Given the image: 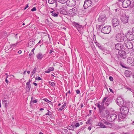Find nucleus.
Listing matches in <instances>:
<instances>
[{
  "instance_id": "obj_40",
  "label": "nucleus",
  "mask_w": 134,
  "mask_h": 134,
  "mask_svg": "<svg viewBox=\"0 0 134 134\" xmlns=\"http://www.w3.org/2000/svg\"><path fill=\"white\" fill-rule=\"evenodd\" d=\"M108 97H105L104 98V99L103 100L102 102L104 103L106 101V100L108 99Z\"/></svg>"
},
{
  "instance_id": "obj_51",
  "label": "nucleus",
  "mask_w": 134,
  "mask_h": 134,
  "mask_svg": "<svg viewBox=\"0 0 134 134\" xmlns=\"http://www.w3.org/2000/svg\"><path fill=\"white\" fill-rule=\"evenodd\" d=\"M109 79L111 81H113V78L112 77H111V76H109Z\"/></svg>"
},
{
  "instance_id": "obj_6",
  "label": "nucleus",
  "mask_w": 134,
  "mask_h": 134,
  "mask_svg": "<svg viewBox=\"0 0 134 134\" xmlns=\"http://www.w3.org/2000/svg\"><path fill=\"white\" fill-rule=\"evenodd\" d=\"M117 115L115 113L111 114L110 116L107 117L109 121L112 122L115 120L117 118Z\"/></svg>"
},
{
  "instance_id": "obj_29",
  "label": "nucleus",
  "mask_w": 134,
  "mask_h": 134,
  "mask_svg": "<svg viewBox=\"0 0 134 134\" xmlns=\"http://www.w3.org/2000/svg\"><path fill=\"white\" fill-rule=\"evenodd\" d=\"M52 20L51 19V18L49 17L48 18H47L46 19L45 22L46 24H48L50 22H51Z\"/></svg>"
},
{
  "instance_id": "obj_32",
  "label": "nucleus",
  "mask_w": 134,
  "mask_h": 134,
  "mask_svg": "<svg viewBox=\"0 0 134 134\" xmlns=\"http://www.w3.org/2000/svg\"><path fill=\"white\" fill-rule=\"evenodd\" d=\"M26 88L28 89V91H29L30 90L31 87V85L30 84L26 83Z\"/></svg>"
},
{
  "instance_id": "obj_20",
  "label": "nucleus",
  "mask_w": 134,
  "mask_h": 134,
  "mask_svg": "<svg viewBox=\"0 0 134 134\" xmlns=\"http://www.w3.org/2000/svg\"><path fill=\"white\" fill-rule=\"evenodd\" d=\"M44 55L41 53H38L36 56L37 58L39 60H41L43 57Z\"/></svg>"
},
{
  "instance_id": "obj_61",
  "label": "nucleus",
  "mask_w": 134,
  "mask_h": 134,
  "mask_svg": "<svg viewBox=\"0 0 134 134\" xmlns=\"http://www.w3.org/2000/svg\"><path fill=\"white\" fill-rule=\"evenodd\" d=\"M43 42V41L42 40H40L39 41V42H38V43H42V42Z\"/></svg>"
},
{
  "instance_id": "obj_7",
  "label": "nucleus",
  "mask_w": 134,
  "mask_h": 134,
  "mask_svg": "<svg viewBox=\"0 0 134 134\" xmlns=\"http://www.w3.org/2000/svg\"><path fill=\"white\" fill-rule=\"evenodd\" d=\"M124 43L127 48L131 49L133 48V44L132 42L127 40H126L124 41Z\"/></svg>"
},
{
  "instance_id": "obj_42",
  "label": "nucleus",
  "mask_w": 134,
  "mask_h": 134,
  "mask_svg": "<svg viewBox=\"0 0 134 134\" xmlns=\"http://www.w3.org/2000/svg\"><path fill=\"white\" fill-rule=\"evenodd\" d=\"M44 100L47 102L49 103H51V101L49 100H48L47 99H45Z\"/></svg>"
},
{
  "instance_id": "obj_63",
  "label": "nucleus",
  "mask_w": 134,
  "mask_h": 134,
  "mask_svg": "<svg viewBox=\"0 0 134 134\" xmlns=\"http://www.w3.org/2000/svg\"><path fill=\"white\" fill-rule=\"evenodd\" d=\"M33 84L35 86H37V84L36 83H35V82H33Z\"/></svg>"
},
{
  "instance_id": "obj_9",
  "label": "nucleus",
  "mask_w": 134,
  "mask_h": 134,
  "mask_svg": "<svg viewBox=\"0 0 134 134\" xmlns=\"http://www.w3.org/2000/svg\"><path fill=\"white\" fill-rule=\"evenodd\" d=\"M66 3L67 5L70 7L74 6L76 4L75 0H68Z\"/></svg>"
},
{
  "instance_id": "obj_22",
  "label": "nucleus",
  "mask_w": 134,
  "mask_h": 134,
  "mask_svg": "<svg viewBox=\"0 0 134 134\" xmlns=\"http://www.w3.org/2000/svg\"><path fill=\"white\" fill-rule=\"evenodd\" d=\"M106 19L105 17H98V20L99 22L103 23L105 21Z\"/></svg>"
},
{
  "instance_id": "obj_36",
  "label": "nucleus",
  "mask_w": 134,
  "mask_h": 134,
  "mask_svg": "<svg viewBox=\"0 0 134 134\" xmlns=\"http://www.w3.org/2000/svg\"><path fill=\"white\" fill-rule=\"evenodd\" d=\"M56 0H48V2L49 4H53L56 2Z\"/></svg>"
},
{
  "instance_id": "obj_15",
  "label": "nucleus",
  "mask_w": 134,
  "mask_h": 134,
  "mask_svg": "<svg viewBox=\"0 0 134 134\" xmlns=\"http://www.w3.org/2000/svg\"><path fill=\"white\" fill-rule=\"evenodd\" d=\"M97 107L99 108V110L102 109H104L105 107L104 105V103L102 102H99L97 103Z\"/></svg>"
},
{
  "instance_id": "obj_3",
  "label": "nucleus",
  "mask_w": 134,
  "mask_h": 134,
  "mask_svg": "<svg viewBox=\"0 0 134 134\" xmlns=\"http://www.w3.org/2000/svg\"><path fill=\"white\" fill-rule=\"evenodd\" d=\"M111 29V27L109 26H107L103 27L101 30L102 33L105 34H109Z\"/></svg>"
},
{
  "instance_id": "obj_52",
  "label": "nucleus",
  "mask_w": 134,
  "mask_h": 134,
  "mask_svg": "<svg viewBox=\"0 0 134 134\" xmlns=\"http://www.w3.org/2000/svg\"><path fill=\"white\" fill-rule=\"evenodd\" d=\"M70 90H69L68 91V92L67 93H66V95L67 96V95H68V96H69V95H70Z\"/></svg>"
},
{
  "instance_id": "obj_12",
  "label": "nucleus",
  "mask_w": 134,
  "mask_h": 134,
  "mask_svg": "<svg viewBox=\"0 0 134 134\" xmlns=\"http://www.w3.org/2000/svg\"><path fill=\"white\" fill-rule=\"evenodd\" d=\"M119 23V22L118 19L116 18L113 19L112 20V24L114 27H115L118 26Z\"/></svg>"
},
{
  "instance_id": "obj_41",
  "label": "nucleus",
  "mask_w": 134,
  "mask_h": 134,
  "mask_svg": "<svg viewBox=\"0 0 134 134\" xmlns=\"http://www.w3.org/2000/svg\"><path fill=\"white\" fill-rule=\"evenodd\" d=\"M36 70V68H34V69L33 70V71L32 72V73H33V74H34L35 73Z\"/></svg>"
},
{
  "instance_id": "obj_37",
  "label": "nucleus",
  "mask_w": 134,
  "mask_h": 134,
  "mask_svg": "<svg viewBox=\"0 0 134 134\" xmlns=\"http://www.w3.org/2000/svg\"><path fill=\"white\" fill-rule=\"evenodd\" d=\"M47 111H48V113H46L45 114L46 115H52V112H51L49 111V110L48 109L47 110Z\"/></svg>"
},
{
  "instance_id": "obj_16",
  "label": "nucleus",
  "mask_w": 134,
  "mask_h": 134,
  "mask_svg": "<svg viewBox=\"0 0 134 134\" xmlns=\"http://www.w3.org/2000/svg\"><path fill=\"white\" fill-rule=\"evenodd\" d=\"M127 63L131 65L134 66V58L129 57L127 59Z\"/></svg>"
},
{
  "instance_id": "obj_2",
  "label": "nucleus",
  "mask_w": 134,
  "mask_h": 134,
  "mask_svg": "<svg viewBox=\"0 0 134 134\" xmlns=\"http://www.w3.org/2000/svg\"><path fill=\"white\" fill-rule=\"evenodd\" d=\"M100 115L102 117H107L109 114V111L105 108L99 111Z\"/></svg>"
},
{
  "instance_id": "obj_45",
  "label": "nucleus",
  "mask_w": 134,
  "mask_h": 134,
  "mask_svg": "<svg viewBox=\"0 0 134 134\" xmlns=\"http://www.w3.org/2000/svg\"><path fill=\"white\" fill-rule=\"evenodd\" d=\"M79 126L80 124L79 122L76 123L75 125V126L76 127H79Z\"/></svg>"
},
{
  "instance_id": "obj_46",
  "label": "nucleus",
  "mask_w": 134,
  "mask_h": 134,
  "mask_svg": "<svg viewBox=\"0 0 134 134\" xmlns=\"http://www.w3.org/2000/svg\"><path fill=\"white\" fill-rule=\"evenodd\" d=\"M120 65L123 68H126V67L125 66V64H122V63H121V62L120 63Z\"/></svg>"
},
{
  "instance_id": "obj_10",
  "label": "nucleus",
  "mask_w": 134,
  "mask_h": 134,
  "mask_svg": "<svg viewBox=\"0 0 134 134\" xmlns=\"http://www.w3.org/2000/svg\"><path fill=\"white\" fill-rule=\"evenodd\" d=\"M72 25L75 26L78 30L80 32L83 27V26L79 24L78 23L75 22H72Z\"/></svg>"
},
{
  "instance_id": "obj_21",
  "label": "nucleus",
  "mask_w": 134,
  "mask_h": 134,
  "mask_svg": "<svg viewBox=\"0 0 134 134\" xmlns=\"http://www.w3.org/2000/svg\"><path fill=\"white\" fill-rule=\"evenodd\" d=\"M122 47H121L120 45L119 44V43H117L115 45V48L116 49L120 51L122 49Z\"/></svg>"
},
{
  "instance_id": "obj_39",
  "label": "nucleus",
  "mask_w": 134,
  "mask_h": 134,
  "mask_svg": "<svg viewBox=\"0 0 134 134\" xmlns=\"http://www.w3.org/2000/svg\"><path fill=\"white\" fill-rule=\"evenodd\" d=\"M49 70L50 71H52L54 70V68L53 67H49Z\"/></svg>"
},
{
  "instance_id": "obj_30",
  "label": "nucleus",
  "mask_w": 134,
  "mask_h": 134,
  "mask_svg": "<svg viewBox=\"0 0 134 134\" xmlns=\"http://www.w3.org/2000/svg\"><path fill=\"white\" fill-rule=\"evenodd\" d=\"M111 101V100L110 99L108 98L105 102V105L107 106H108L110 103Z\"/></svg>"
},
{
  "instance_id": "obj_14",
  "label": "nucleus",
  "mask_w": 134,
  "mask_h": 134,
  "mask_svg": "<svg viewBox=\"0 0 134 134\" xmlns=\"http://www.w3.org/2000/svg\"><path fill=\"white\" fill-rule=\"evenodd\" d=\"M92 3V2L91 0H85L83 7L85 9L87 8V7L91 6Z\"/></svg>"
},
{
  "instance_id": "obj_35",
  "label": "nucleus",
  "mask_w": 134,
  "mask_h": 134,
  "mask_svg": "<svg viewBox=\"0 0 134 134\" xmlns=\"http://www.w3.org/2000/svg\"><path fill=\"white\" fill-rule=\"evenodd\" d=\"M68 0H57L58 1L62 3H66Z\"/></svg>"
},
{
  "instance_id": "obj_48",
  "label": "nucleus",
  "mask_w": 134,
  "mask_h": 134,
  "mask_svg": "<svg viewBox=\"0 0 134 134\" xmlns=\"http://www.w3.org/2000/svg\"><path fill=\"white\" fill-rule=\"evenodd\" d=\"M36 10V8L35 7H33L31 10L32 11H35Z\"/></svg>"
},
{
  "instance_id": "obj_26",
  "label": "nucleus",
  "mask_w": 134,
  "mask_h": 134,
  "mask_svg": "<svg viewBox=\"0 0 134 134\" xmlns=\"http://www.w3.org/2000/svg\"><path fill=\"white\" fill-rule=\"evenodd\" d=\"M62 10H61L59 13V16H60V17H62L63 16L62 15H67L66 14V11L65 10L63 11Z\"/></svg>"
},
{
  "instance_id": "obj_34",
  "label": "nucleus",
  "mask_w": 134,
  "mask_h": 134,
  "mask_svg": "<svg viewBox=\"0 0 134 134\" xmlns=\"http://www.w3.org/2000/svg\"><path fill=\"white\" fill-rule=\"evenodd\" d=\"M74 125H71L68 127V129L69 130H74Z\"/></svg>"
},
{
  "instance_id": "obj_31",
  "label": "nucleus",
  "mask_w": 134,
  "mask_h": 134,
  "mask_svg": "<svg viewBox=\"0 0 134 134\" xmlns=\"http://www.w3.org/2000/svg\"><path fill=\"white\" fill-rule=\"evenodd\" d=\"M125 114L121 112L118 115V117L119 118L123 119L125 117Z\"/></svg>"
},
{
  "instance_id": "obj_55",
  "label": "nucleus",
  "mask_w": 134,
  "mask_h": 134,
  "mask_svg": "<svg viewBox=\"0 0 134 134\" xmlns=\"http://www.w3.org/2000/svg\"><path fill=\"white\" fill-rule=\"evenodd\" d=\"M90 119L88 120L87 122H86V124H88L90 123Z\"/></svg>"
},
{
  "instance_id": "obj_18",
  "label": "nucleus",
  "mask_w": 134,
  "mask_h": 134,
  "mask_svg": "<svg viewBox=\"0 0 134 134\" xmlns=\"http://www.w3.org/2000/svg\"><path fill=\"white\" fill-rule=\"evenodd\" d=\"M104 121L105 122V120H102L100 122L98 123V125L99 126L102 128H105V125H104L102 123Z\"/></svg>"
},
{
  "instance_id": "obj_57",
  "label": "nucleus",
  "mask_w": 134,
  "mask_h": 134,
  "mask_svg": "<svg viewBox=\"0 0 134 134\" xmlns=\"http://www.w3.org/2000/svg\"><path fill=\"white\" fill-rule=\"evenodd\" d=\"M54 51L52 50H50L49 52V54H51L52 52H53Z\"/></svg>"
},
{
  "instance_id": "obj_58",
  "label": "nucleus",
  "mask_w": 134,
  "mask_h": 134,
  "mask_svg": "<svg viewBox=\"0 0 134 134\" xmlns=\"http://www.w3.org/2000/svg\"><path fill=\"white\" fill-rule=\"evenodd\" d=\"M29 7V6H28V4H27V5H26V7H25L24 8V9H26V8H28V7Z\"/></svg>"
},
{
  "instance_id": "obj_64",
  "label": "nucleus",
  "mask_w": 134,
  "mask_h": 134,
  "mask_svg": "<svg viewBox=\"0 0 134 134\" xmlns=\"http://www.w3.org/2000/svg\"><path fill=\"white\" fill-rule=\"evenodd\" d=\"M91 129V127L90 126H89L88 127V129L90 131Z\"/></svg>"
},
{
  "instance_id": "obj_56",
  "label": "nucleus",
  "mask_w": 134,
  "mask_h": 134,
  "mask_svg": "<svg viewBox=\"0 0 134 134\" xmlns=\"http://www.w3.org/2000/svg\"><path fill=\"white\" fill-rule=\"evenodd\" d=\"M102 25H97V27H98L99 29H100V28L102 26Z\"/></svg>"
},
{
  "instance_id": "obj_19",
  "label": "nucleus",
  "mask_w": 134,
  "mask_h": 134,
  "mask_svg": "<svg viewBox=\"0 0 134 134\" xmlns=\"http://www.w3.org/2000/svg\"><path fill=\"white\" fill-rule=\"evenodd\" d=\"M121 21L124 23H126L128 21L129 17H121Z\"/></svg>"
},
{
  "instance_id": "obj_43",
  "label": "nucleus",
  "mask_w": 134,
  "mask_h": 134,
  "mask_svg": "<svg viewBox=\"0 0 134 134\" xmlns=\"http://www.w3.org/2000/svg\"><path fill=\"white\" fill-rule=\"evenodd\" d=\"M37 102V99H35L34 100H33V101H31V103L32 102H33V103H36Z\"/></svg>"
},
{
  "instance_id": "obj_8",
  "label": "nucleus",
  "mask_w": 134,
  "mask_h": 134,
  "mask_svg": "<svg viewBox=\"0 0 134 134\" xmlns=\"http://www.w3.org/2000/svg\"><path fill=\"white\" fill-rule=\"evenodd\" d=\"M117 104L120 107H122L124 105V102L123 99L121 97L118 98L116 100Z\"/></svg>"
},
{
  "instance_id": "obj_33",
  "label": "nucleus",
  "mask_w": 134,
  "mask_h": 134,
  "mask_svg": "<svg viewBox=\"0 0 134 134\" xmlns=\"http://www.w3.org/2000/svg\"><path fill=\"white\" fill-rule=\"evenodd\" d=\"M66 105V103H64V104L59 109L58 111H61L64 108Z\"/></svg>"
},
{
  "instance_id": "obj_50",
  "label": "nucleus",
  "mask_w": 134,
  "mask_h": 134,
  "mask_svg": "<svg viewBox=\"0 0 134 134\" xmlns=\"http://www.w3.org/2000/svg\"><path fill=\"white\" fill-rule=\"evenodd\" d=\"M2 101L5 103V105H6V104H7V100H5V99L4 100V99H2Z\"/></svg>"
},
{
  "instance_id": "obj_23",
  "label": "nucleus",
  "mask_w": 134,
  "mask_h": 134,
  "mask_svg": "<svg viewBox=\"0 0 134 134\" xmlns=\"http://www.w3.org/2000/svg\"><path fill=\"white\" fill-rule=\"evenodd\" d=\"M51 13H52L51 15L52 16L54 17L58 16V15L59 14V13L56 11H51Z\"/></svg>"
},
{
  "instance_id": "obj_24",
  "label": "nucleus",
  "mask_w": 134,
  "mask_h": 134,
  "mask_svg": "<svg viewBox=\"0 0 134 134\" xmlns=\"http://www.w3.org/2000/svg\"><path fill=\"white\" fill-rule=\"evenodd\" d=\"M103 122H104L105 124H106V125H105V128H111V127L112 126L111 124L110 123L107 122L105 121V122L104 121H103Z\"/></svg>"
},
{
  "instance_id": "obj_4",
  "label": "nucleus",
  "mask_w": 134,
  "mask_h": 134,
  "mask_svg": "<svg viewBox=\"0 0 134 134\" xmlns=\"http://www.w3.org/2000/svg\"><path fill=\"white\" fill-rule=\"evenodd\" d=\"M130 5L131 8L133 7V6L131 5V2L130 0H124L122 4V7L124 8H126Z\"/></svg>"
},
{
  "instance_id": "obj_44",
  "label": "nucleus",
  "mask_w": 134,
  "mask_h": 134,
  "mask_svg": "<svg viewBox=\"0 0 134 134\" xmlns=\"http://www.w3.org/2000/svg\"><path fill=\"white\" fill-rule=\"evenodd\" d=\"M36 80H42V79L40 77H36Z\"/></svg>"
},
{
  "instance_id": "obj_13",
  "label": "nucleus",
  "mask_w": 134,
  "mask_h": 134,
  "mask_svg": "<svg viewBox=\"0 0 134 134\" xmlns=\"http://www.w3.org/2000/svg\"><path fill=\"white\" fill-rule=\"evenodd\" d=\"M77 12V9L76 8H74L71 9H70L69 11V13L70 15L72 16L76 15Z\"/></svg>"
},
{
  "instance_id": "obj_60",
  "label": "nucleus",
  "mask_w": 134,
  "mask_h": 134,
  "mask_svg": "<svg viewBox=\"0 0 134 134\" xmlns=\"http://www.w3.org/2000/svg\"><path fill=\"white\" fill-rule=\"evenodd\" d=\"M34 50H35V48H33L31 50V52H32V54H34Z\"/></svg>"
},
{
  "instance_id": "obj_17",
  "label": "nucleus",
  "mask_w": 134,
  "mask_h": 134,
  "mask_svg": "<svg viewBox=\"0 0 134 134\" xmlns=\"http://www.w3.org/2000/svg\"><path fill=\"white\" fill-rule=\"evenodd\" d=\"M119 55L120 56L123 58H125L126 57L125 52L124 51H120L118 52Z\"/></svg>"
},
{
  "instance_id": "obj_53",
  "label": "nucleus",
  "mask_w": 134,
  "mask_h": 134,
  "mask_svg": "<svg viewBox=\"0 0 134 134\" xmlns=\"http://www.w3.org/2000/svg\"><path fill=\"white\" fill-rule=\"evenodd\" d=\"M76 91L77 94H79L80 93V91L79 90H76Z\"/></svg>"
},
{
  "instance_id": "obj_27",
  "label": "nucleus",
  "mask_w": 134,
  "mask_h": 134,
  "mask_svg": "<svg viewBox=\"0 0 134 134\" xmlns=\"http://www.w3.org/2000/svg\"><path fill=\"white\" fill-rule=\"evenodd\" d=\"M124 88H125L127 89V91L129 90L132 93H134V90L133 88H130L127 86H124Z\"/></svg>"
},
{
  "instance_id": "obj_1",
  "label": "nucleus",
  "mask_w": 134,
  "mask_h": 134,
  "mask_svg": "<svg viewBox=\"0 0 134 134\" xmlns=\"http://www.w3.org/2000/svg\"><path fill=\"white\" fill-rule=\"evenodd\" d=\"M125 38L124 34L122 33H118L116 36V39L118 42H122L123 41Z\"/></svg>"
},
{
  "instance_id": "obj_28",
  "label": "nucleus",
  "mask_w": 134,
  "mask_h": 134,
  "mask_svg": "<svg viewBox=\"0 0 134 134\" xmlns=\"http://www.w3.org/2000/svg\"><path fill=\"white\" fill-rule=\"evenodd\" d=\"M34 41L31 40L27 44V46L29 47L31 46L32 45H34Z\"/></svg>"
},
{
  "instance_id": "obj_47",
  "label": "nucleus",
  "mask_w": 134,
  "mask_h": 134,
  "mask_svg": "<svg viewBox=\"0 0 134 134\" xmlns=\"http://www.w3.org/2000/svg\"><path fill=\"white\" fill-rule=\"evenodd\" d=\"M18 42H17L15 44H13L11 46V47L12 48V47H14L16 46L17 43H18Z\"/></svg>"
},
{
  "instance_id": "obj_5",
  "label": "nucleus",
  "mask_w": 134,
  "mask_h": 134,
  "mask_svg": "<svg viewBox=\"0 0 134 134\" xmlns=\"http://www.w3.org/2000/svg\"><path fill=\"white\" fill-rule=\"evenodd\" d=\"M126 37L128 41H132L134 39V36L133 33L130 31H129Z\"/></svg>"
},
{
  "instance_id": "obj_54",
  "label": "nucleus",
  "mask_w": 134,
  "mask_h": 134,
  "mask_svg": "<svg viewBox=\"0 0 134 134\" xmlns=\"http://www.w3.org/2000/svg\"><path fill=\"white\" fill-rule=\"evenodd\" d=\"M51 71H50L49 70V69H48L47 70L45 71L44 72L45 73H49Z\"/></svg>"
},
{
  "instance_id": "obj_62",
  "label": "nucleus",
  "mask_w": 134,
  "mask_h": 134,
  "mask_svg": "<svg viewBox=\"0 0 134 134\" xmlns=\"http://www.w3.org/2000/svg\"><path fill=\"white\" fill-rule=\"evenodd\" d=\"M31 82V80L30 79H29V81L28 82H27V83H30V82Z\"/></svg>"
},
{
  "instance_id": "obj_38",
  "label": "nucleus",
  "mask_w": 134,
  "mask_h": 134,
  "mask_svg": "<svg viewBox=\"0 0 134 134\" xmlns=\"http://www.w3.org/2000/svg\"><path fill=\"white\" fill-rule=\"evenodd\" d=\"M49 83L52 86H54L55 85V83L54 82H52L51 81L49 82Z\"/></svg>"
},
{
  "instance_id": "obj_59",
  "label": "nucleus",
  "mask_w": 134,
  "mask_h": 134,
  "mask_svg": "<svg viewBox=\"0 0 134 134\" xmlns=\"http://www.w3.org/2000/svg\"><path fill=\"white\" fill-rule=\"evenodd\" d=\"M22 52L21 51V50H19L18 52V53L19 54H21Z\"/></svg>"
},
{
  "instance_id": "obj_25",
  "label": "nucleus",
  "mask_w": 134,
  "mask_h": 134,
  "mask_svg": "<svg viewBox=\"0 0 134 134\" xmlns=\"http://www.w3.org/2000/svg\"><path fill=\"white\" fill-rule=\"evenodd\" d=\"M97 46L101 50H103L104 49V48L102 45H100V44L97 42H95Z\"/></svg>"
},
{
  "instance_id": "obj_11",
  "label": "nucleus",
  "mask_w": 134,
  "mask_h": 134,
  "mask_svg": "<svg viewBox=\"0 0 134 134\" xmlns=\"http://www.w3.org/2000/svg\"><path fill=\"white\" fill-rule=\"evenodd\" d=\"M120 110L121 113H123L125 115L127 114L129 111L128 108L125 106L121 107L120 109Z\"/></svg>"
},
{
  "instance_id": "obj_49",
  "label": "nucleus",
  "mask_w": 134,
  "mask_h": 134,
  "mask_svg": "<svg viewBox=\"0 0 134 134\" xmlns=\"http://www.w3.org/2000/svg\"><path fill=\"white\" fill-rule=\"evenodd\" d=\"M94 8L93 7L90 10V12H93V10L94 9Z\"/></svg>"
}]
</instances>
